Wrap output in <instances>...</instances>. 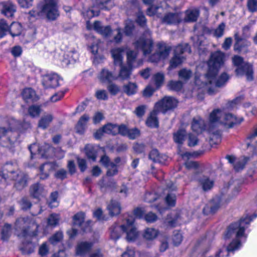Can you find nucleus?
<instances>
[{"mask_svg":"<svg viewBox=\"0 0 257 257\" xmlns=\"http://www.w3.org/2000/svg\"><path fill=\"white\" fill-rule=\"evenodd\" d=\"M2 13L7 17H13L16 12L17 7L11 1L2 3Z\"/></svg>","mask_w":257,"mask_h":257,"instance_id":"21","label":"nucleus"},{"mask_svg":"<svg viewBox=\"0 0 257 257\" xmlns=\"http://www.w3.org/2000/svg\"><path fill=\"white\" fill-rule=\"evenodd\" d=\"M134 218L130 216L126 220L124 232L126 233L125 238L128 242L135 241L139 236V232L134 225Z\"/></svg>","mask_w":257,"mask_h":257,"instance_id":"12","label":"nucleus"},{"mask_svg":"<svg viewBox=\"0 0 257 257\" xmlns=\"http://www.w3.org/2000/svg\"><path fill=\"white\" fill-rule=\"evenodd\" d=\"M185 60V57L184 56H178L174 55L170 61V65L168 68L169 70L175 69L178 66L182 64L183 61Z\"/></svg>","mask_w":257,"mask_h":257,"instance_id":"36","label":"nucleus"},{"mask_svg":"<svg viewBox=\"0 0 257 257\" xmlns=\"http://www.w3.org/2000/svg\"><path fill=\"white\" fill-rule=\"evenodd\" d=\"M217 111H212L209 117L210 122L208 126V132L210 134V143L218 144L221 142V132L218 129H216L218 127L216 125V119L217 117Z\"/></svg>","mask_w":257,"mask_h":257,"instance_id":"9","label":"nucleus"},{"mask_svg":"<svg viewBox=\"0 0 257 257\" xmlns=\"http://www.w3.org/2000/svg\"><path fill=\"white\" fill-rule=\"evenodd\" d=\"M224 54L220 51H217L211 54L208 61V70L206 76L210 84L215 83L216 87L223 86L228 80L229 77L225 72L222 73L218 78L216 80L219 70L223 64Z\"/></svg>","mask_w":257,"mask_h":257,"instance_id":"2","label":"nucleus"},{"mask_svg":"<svg viewBox=\"0 0 257 257\" xmlns=\"http://www.w3.org/2000/svg\"><path fill=\"white\" fill-rule=\"evenodd\" d=\"M191 127L193 132L199 134L201 133L203 131L205 130L206 126L203 120L193 119Z\"/></svg>","mask_w":257,"mask_h":257,"instance_id":"34","label":"nucleus"},{"mask_svg":"<svg viewBox=\"0 0 257 257\" xmlns=\"http://www.w3.org/2000/svg\"><path fill=\"white\" fill-rule=\"evenodd\" d=\"M180 218V215L179 213L177 212H172L167 216V222L170 226L175 227Z\"/></svg>","mask_w":257,"mask_h":257,"instance_id":"43","label":"nucleus"},{"mask_svg":"<svg viewBox=\"0 0 257 257\" xmlns=\"http://www.w3.org/2000/svg\"><path fill=\"white\" fill-rule=\"evenodd\" d=\"M43 186L40 183H36L30 187V194L35 198H38L43 191Z\"/></svg>","mask_w":257,"mask_h":257,"instance_id":"37","label":"nucleus"},{"mask_svg":"<svg viewBox=\"0 0 257 257\" xmlns=\"http://www.w3.org/2000/svg\"><path fill=\"white\" fill-rule=\"evenodd\" d=\"M219 203H215L211 204L210 206H207L203 209V212L205 214H208V213L214 214L219 208Z\"/></svg>","mask_w":257,"mask_h":257,"instance_id":"53","label":"nucleus"},{"mask_svg":"<svg viewBox=\"0 0 257 257\" xmlns=\"http://www.w3.org/2000/svg\"><path fill=\"white\" fill-rule=\"evenodd\" d=\"M2 171L5 180L7 179H14L21 172L18 169L17 165L12 162L6 163L3 166Z\"/></svg>","mask_w":257,"mask_h":257,"instance_id":"14","label":"nucleus"},{"mask_svg":"<svg viewBox=\"0 0 257 257\" xmlns=\"http://www.w3.org/2000/svg\"><path fill=\"white\" fill-rule=\"evenodd\" d=\"M235 41L234 45V50L238 53L243 52L245 53L247 52V48L250 45V43L247 40L239 37L238 33L234 34Z\"/></svg>","mask_w":257,"mask_h":257,"instance_id":"16","label":"nucleus"},{"mask_svg":"<svg viewBox=\"0 0 257 257\" xmlns=\"http://www.w3.org/2000/svg\"><path fill=\"white\" fill-rule=\"evenodd\" d=\"M38 226L33 223L32 225L28 226L22 229L21 235L25 238L23 242V246L20 248L22 253L30 254L34 251L35 245L31 240H26L28 237H34L37 235Z\"/></svg>","mask_w":257,"mask_h":257,"instance_id":"4","label":"nucleus"},{"mask_svg":"<svg viewBox=\"0 0 257 257\" xmlns=\"http://www.w3.org/2000/svg\"><path fill=\"white\" fill-rule=\"evenodd\" d=\"M128 129V127L124 124H117V135L119 134L123 137H126Z\"/></svg>","mask_w":257,"mask_h":257,"instance_id":"58","label":"nucleus"},{"mask_svg":"<svg viewBox=\"0 0 257 257\" xmlns=\"http://www.w3.org/2000/svg\"><path fill=\"white\" fill-rule=\"evenodd\" d=\"M9 25L4 19L0 20V38H3L9 32Z\"/></svg>","mask_w":257,"mask_h":257,"instance_id":"50","label":"nucleus"},{"mask_svg":"<svg viewBox=\"0 0 257 257\" xmlns=\"http://www.w3.org/2000/svg\"><path fill=\"white\" fill-rule=\"evenodd\" d=\"M138 86L135 83L129 82L123 86L122 89L124 93L130 96L135 94L137 92Z\"/></svg>","mask_w":257,"mask_h":257,"instance_id":"41","label":"nucleus"},{"mask_svg":"<svg viewBox=\"0 0 257 257\" xmlns=\"http://www.w3.org/2000/svg\"><path fill=\"white\" fill-rule=\"evenodd\" d=\"M11 225L9 224H5L2 230V239L8 240L10 236L11 232Z\"/></svg>","mask_w":257,"mask_h":257,"instance_id":"52","label":"nucleus"},{"mask_svg":"<svg viewBox=\"0 0 257 257\" xmlns=\"http://www.w3.org/2000/svg\"><path fill=\"white\" fill-rule=\"evenodd\" d=\"M103 128L105 130V133L116 136L117 135V124L111 123H108L103 125Z\"/></svg>","mask_w":257,"mask_h":257,"instance_id":"46","label":"nucleus"},{"mask_svg":"<svg viewBox=\"0 0 257 257\" xmlns=\"http://www.w3.org/2000/svg\"><path fill=\"white\" fill-rule=\"evenodd\" d=\"M141 135L140 130L137 127L128 129L127 137L130 140H135Z\"/></svg>","mask_w":257,"mask_h":257,"instance_id":"54","label":"nucleus"},{"mask_svg":"<svg viewBox=\"0 0 257 257\" xmlns=\"http://www.w3.org/2000/svg\"><path fill=\"white\" fill-rule=\"evenodd\" d=\"M144 219L148 223H153L157 220L158 216L155 213L150 212L145 215Z\"/></svg>","mask_w":257,"mask_h":257,"instance_id":"59","label":"nucleus"},{"mask_svg":"<svg viewBox=\"0 0 257 257\" xmlns=\"http://www.w3.org/2000/svg\"><path fill=\"white\" fill-rule=\"evenodd\" d=\"M199 16V11L197 9H194L186 11L185 22H195L197 21Z\"/></svg>","mask_w":257,"mask_h":257,"instance_id":"39","label":"nucleus"},{"mask_svg":"<svg viewBox=\"0 0 257 257\" xmlns=\"http://www.w3.org/2000/svg\"><path fill=\"white\" fill-rule=\"evenodd\" d=\"M85 215L84 212L81 211L75 214L73 217L74 224L80 227L84 232L87 231V228H84L83 226Z\"/></svg>","mask_w":257,"mask_h":257,"instance_id":"31","label":"nucleus"},{"mask_svg":"<svg viewBox=\"0 0 257 257\" xmlns=\"http://www.w3.org/2000/svg\"><path fill=\"white\" fill-rule=\"evenodd\" d=\"M99 14V10H94L89 9L84 13V16L88 19H91L92 18L98 16Z\"/></svg>","mask_w":257,"mask_h":257,"instance_id":"64","label":"nucleus"},{"mask_svg":"<svg viewBox=\"0 0 257 257\" xmlns=\"http://www.w3.org/2000/svg\"><path fill=\"white\" fill-rule=\"evenodd\" d=\"M158 111L156 109L154 110L151 112L150 116L147 119L146 123L148 127L151 128H158L159 127V123L157 116Z\"/></svg>","mask_w":257,"mask_h":257,"instance_id":"28","label":"nucleus"},{"mask_svg":"<svg viewBox=\"0 0 257 257\" xmlns=\"http://www.w3.org/2000/svg\"><path fill=\"white\" fill-rule=\"evenodd\" d=\"M136 22L140 27L145 28L147 25V19L141 11H139L136 14Z\"/></svg>","mask_w":257,"mask_h":257,"instance_id":"48","label":"nucleus"},{"mask_svg":"<svg viewBox=\"0 0 257 257\" xmlns=\"http://www.w3.org/2000/svg\"><path fill=\"white\" fill-rule=\"evenodd\" d=\"M186 132L184 129H180L173 134V139L175 143L182 144L186 137Z\"/></svg>","mask_w":257,"mask_h":257,"instance_id":"40","label":"nucleus"},{"mask_svg":"<svg viewBox=\"0 0 257 257\" xmlns=\"http://www.w3.org/2000/svg\"><path fill=\"white\" fill-rule=\"evenodd\" d=\"M100 148L98 146L87 144L85 146V155L89 160L95 162Z\"/></svg>","mask_w":257,"mask_h":257,"instance_id":"20","label":"nucleus"},{"mask_svg":"<svg viewBox=\"0 0 257 257\" xmlns=\"http://www.w3.org/2000/svg\"><path fill=\"white\" fill-rule=\"evenodd\" d=\"M162 22L168 25L179 24L181 22L180 14L178 13H166L163 18Z\"/></svg>","mask_w":257,"mask_h":257,"instance_id":"22","label":"nucleus"},{"mask_svg":"<svg viewBox=\"0 0 257 257\" xmlns=\"http://www.w3.org/2000/svg\"><path fill=\"white\" fill-rule=\"evenodd\" d=\"M100 187L101 188H109L111 190H114L117 188V183L114 179L109 178L106 183H104L103 181H102L100 184Z\"/></svg>","mask_w":257,"mask_h":257,"instance_id":"47","label":"nucleus"},{"mask_svg":"<svg viewBox=\"0 0 257 257\" xmlns=\"http://www.w3.org/2000/svg\"><path fill=\"white\" fill-rule=\"evenodd\" d=\"M149 158L155 163H164L167 160L166 155L160 154L157 149L152 150L149 155Z\"/></svg>","mask_w":257,"mask_h":257,"instance_id":"27","label":"nucleus"},{"mask_svg":"<svg viewBox=\"0 0 257 257\" xmlns=\"http://www.w3.org/2000/svg\"><path fill=\"white\" fill-rule=\"evenodd\" d=\"M192 74V71L186 68H183L178 72L179 78L185 81H188L191 78Z\"/></svg>","mask_w":257,"mask_h":257,"instance_id":"49","label":"nucleus"},{"mask_svg":"<svg viewBox=\"0 0 257 257\" xmlns=\"http://www.w3.org/2000/svg\"><path fill=\"white\" fill-rule=\"evenodd\" d=\"M111 3V0H96L94 3L92 7L96 8L99 10H108L112 7V5L108 6L109 3Z\"/></svg>","mask_w":257,"mask_h":257,"instance_id":"42","label":"nucleus"},{"mask_svg":"<svg viewBox=\"0 0 257 257\" xmlns=\"http://www.w3.org/2000/svg\"><path fill=\"white\" fill-rule=\"evenodd\" d=\"M23 99L27 102L36 101L38 99V97L36 95V92L31 88H25L22 93Z\"/></svg>","mask_w":257,"mask_h":257,"instance_id":"26","label":"nucleus"},{"mask_svg":"<svg viewBox=\"0 0 257 257\" xmlns=\"http://www.w3.org/2000/svg\"><path fill=\"white\" fill-rule=\"evenodd\" d=\"M248 160V158H244L243 160L236 162L234 165V169L236 171L243 169Z\"/></svg>","mask_w":257,"mask_h":257,"instance_id":"62","label":"nucleus"},{"mask_svg":"<svg viewBox=\"0 0 257 257\" xmlns=\"http://www.w3.org/2000/svg\"><path fill=\"white\" fill-rule=\"evenodd\" d=\"M63 237V234L61 232L58 231L53 234L49 239L50 242L55 245L59 242H60Z\"/></svg>","mask_w":257,"mask_h":257,"instance_id":"56","label":"nucleus"},{"mask_svg":"<svg viewBox=\"0 0 257 257\" xmlns=\"http://www.w3.org/2000/svg\"><path fill=\"white\" fill-rule=\"evenodd\" d=\"M234 65L237 66L235 72L237 76L246 75L247 81H251L253 79V68L251 64L245 62L242 57L235 56L232 58Z\"/></svg>","mask_w":257,"mask_h":257,"instance_id":"6","label":"nucleus"},{"mask_svg":"<svg viewBox=\"0 0 257 257\" xmlns=\"http://www.w3.org/2000/svg\"><path fill=\"white\" fill-rule=\"evenodd\" d=\"M158 233V230L155 228H147L144 231L143 236L146 240H152L157 237Z\"/></svg>","mask_w":257,"mask_h":257,"instance_id":"35","label":"nucleus"},{"mask_svg":"<svg viewBox=\"0 0 257 257\" xmlns=\"http://www.w3.org/2000/svg\"><path fill=\"white\" fill-rule=\"evenodd\" d=\"M134 45L135 48L142 51L144 55L150 54L154 48L151 31L149 29H146L142 35L134 43Z\"/></svg>","mask_w":257,"mask_h":257,"instance_id":"5","label":"nucleus"},{"mask_svg":"<svg viewBox=\"0 0 257 257\" xmlns=\"http://www.w3.org/2000/svg\"><path fill=\"white\" fill-rule=\"evenodd\" d=\"M125 224L119 225L114 222L109 229L110 237L111 239L116 240L120 238L122 233L124 232Z\"/></svg>","mask_w":257,"mask_h":257,"instance_id":"18","label":"nucleus"},{"mask_svg":"<svg viewBox=\"0 0 257 257\" xmlns=\"http://www.w3.org/2000/svg\"><path fill=\"white\" fill-rule=\"evenodd\" d=\"M183 86V83L180 81L170 80L167 84V87L169 90L179 91L181 90Z\"/></svg>","mask_w":257,"mask_h":257,"instance_id":"44","label":"nucleus"},{"mask_svg":"<svg viewBox=\"0 0 257 257\" xmlns=\"http://www.w3.org/2000/svg\"><path fill=\"white\" fill-rule=\"evenodd\" d=\"M98 78L102 83H110L113 80H116L117 77L113 75L112 72L103 68L100 71Z\"/></svg>","mask_w":257,"mask_h":257,"instance_id":"23","label":"nucleus"},{"mask_svg":"<svg viewBox=\"0 0 257 257\" xmlns=\"http://www.w3.org/2000/svg\"><path fill=\"white\" fill-rule=\"evenodd\" d=\"M157 52L159 53L162 59H166L169 55L171 50V47L167 46L163 42L158 43L157 45Z\"/></svg>","mask_w":257,"mask_h":257,"instance_id":"29","label":"nucleus"},{"mask_svg":"<svg viewBox=\"0 0 257 257\" xmlns=\"http://www.w3.org/2000/svg\"><path fill=\"white\" fill-rule=\"evenodd\" d=\"M93 244L91 242H82L79 244L77 247V254L79 255H84L89 252Z\"/></svg>","mask_w":257,"mask_h":257,"instance_id":"32","label":"nucleus"},{"mask_svg":"<svg viewBox=\"0 0 257 257\" xmlns=\"http://www.w3.org/2000/svg\"><path fill=\"white\" fill-rule=\"evenodd\" d=\"M196 179L199 184L201 185L204 191H207L210 190L213 186V181L211 180L209 177L202 174H197Z\"/></svg>","mask_w":257,"mask_h":257,"instance_id":"19","label":"nucleus"},{"mask_svg":"<svg viewBox=\"0 0 257 257\" xmlns=\"http://www.w3.org/2000/svg\"><path fill=\"white\" fill-rule=\"evenodd\" d=\"M9 32L13 37L18 36L22 32L21 24L17 22H13L9 25Z\"/></svg>","mask_w":257,"mask_h":257,"instance_id":"38","label":"nucleus"},{"mask_svg":"<svg viewBox=\"0 0 257 257\" xmlns=\"http://www.w3.org/2000/svg\"><path fill=\"white\" fill-rule=\"evenodd\" d=\"M217 117L216 119V125H223L228 128L232 127L234 124H239L243 121V118L237 119L236 116L231 113H225L221 112L219 109L214 110L213 111H217Z\"/></svg>","mask_w":257,"mask_h":257,"instance_id":"10","label":"nucleus"},{"mask_svg":"<svg viewBox=\"0 0 257 257\" xmlns=\"http://www.w3.org/2000/svg\"><path fill=\"white\" fill-rule=\"evenodd\" d=\"M185 52L191 53V47L187 43L180 44L176 46L174 51V55L182 56V54Z\"/></svg>","mask_w":257,"mask_h":257,"instance_id":"33","label":"nucleus"},{"mask_svg":"<svg viewBox=\"0 0 257 257\" xmlns=\"http://www.w3.org/2000/svg\"><path fill=\"white\" fill-rule=\"evenodd\" d=\"M21 208L23 210L27 211L32 207V203L27 197H23L20 201Z\"/></svg>","mask_w":257,"mask_h":257,"instance_id":"55","label":"nucleus"},{"mask_svg":"<svg viewBox=\"0 0 257 257\" xmlns=\"http://www.w3.org/2000/svg\"><path fill=\"white\" fill-rule=\"evenodd\" d=\"M29 114L33 117L38 116L41 112V108L39 106L32 105L28 109Z\"/></svg>","mask_w":257,"mask_h":257,"instance_id":"57","label":"nucleus"},{"mask_svg":"<svg viewBox=\"0 0 257 257\" xmlns=\"http://www.w3.org/2000/svg\"><path fill=\"white\" fill-rule=\"evenodd\" d=\"M109 85L107 86V89L110 93L112 95H116L119 91V88L118 86L114 83H108Z\"/></svg>","mask_w":257,"mask_h":257,"instance_id":"61","label":"nucleus"},{"mask_svg":"<svg viewBox=\"0 0 257 257\" xmlns=\"http://www.w3.org/2000/svg\"><path fill=\"white\" fill-rule=\"evenodd\" d=\"M20 122L14 119H11L5 121L3 125L0 126V138L8 136L17 140L19 136Z\"/></svg>","mask_w":257,"mask_h":257,"instance_id":"7","label":"nucleus"},{"mask_svg":"<svg viewBox=\"0 0 257 257\" xmlns=\"http://www.w3.org/2000/svg\"><path fill=\"white\" fill-rule=\"evenodd\" d=\"M111 54L113 59L114 65L120 67L118 77L123 80L129 79L132 73V68L130 66L122 65V56L119 49L112 50Z\"/></svg>","mask_w":257,"mask_h":257,"instance_id":"8","label":"nucleus"},{"mask_svg":"<svg viewBox=\"0 0 257 257\" xmlns=\"http://www.w3.org/2000/svg\"><path fill=\"white\" fill-rule=\"evenodd\" d=\"M154 80L157 88H159L164 83V75L160 72L157 73L154 76Z\"/></svg>","mask_w":257,"mask_h":257,"instance_id":"51","label":"nucleus"},{"mask_svg":"<svg viewBox=\"0 0 257 257\" xmlns=\"http://www.w3.org/2000/svg\"><path fill=\"white\" fill-rule=\"evenodd\" d=\"M53 117L51 114H48L42 117L39 121V126L46 129L52 121Z\"/></svg>","mask_w":257,"mask_h":257,"instance_id":"45","label":"nucleus"},{"mask_svg":"<svg viewBox=\"0 0 257 257\" xmlns=\"http://www.w3.org/2000/svg\"><path fill=\"white\" fill-rule=\"evenodd\" d=\"M247 6L248 10L251 13L257 11V0H247Z\"/></svg>","mask_w":257,"mask_h":257,"instance_id":"60","label":"nucleus"},{"mask_svg":"<svg viewBox=\"0 0 257 257\" xmlns=\"http://www.w3.org/2000/svg\"><path fill=\"white\" fill-rule=\"evenodd\" d=\"M178 101L172 96H166L155 104V109L163 113L173 110L178 105Z\"/></svg>","mask_w":257,"mask_h":257,"instance_id":"11","label":"nucleus"},{"mask_svg":"<svg viewBox=\"0 0 257 257\" xmlns=\"http://www.w3.org/2000/svg\"><path fill=\"white\" fill-rule=\"evenodd\" d=\"M67 172L64 169L57 171L55 174V178L63 180L67 178Z\"/></svg>","mask_w":257,"mask_h":257,"instance_id":"63","label":"nucleus"},{"mask_svg":"<svg viewBox=\"0 0 257 257\" xmlns=\"http://www.w3.org/2000/svg\"><path fill=\"white\" fill-rule=\"evenodd\" d=\"M99 163L107 169L106 176L112 177L118 174V170L116 164L111 162L109 157L106 154L101 156Z\"/></svg>","mask_w":257,"mask_h":257,"instance_id":"13","label":"nucleus"},{"mask_svg":"<svg viewBox=\"0 0 257 257\" xmlns=\"http://www.w3.org/2000/svg\"><path fill=\"white\" fill-rule=\"evenodd\" d=\"M93 29L105 38L109 36L112 33L111 28L110 26H102L101 23L97 21L94 23Z\"/></svg>","mask_w":257,"mask_h":257,"instance_id":"24","label":"nucleus"},{"mask_svg":"<svg viewBox=\"0 0 257 257\" xmlns=\"http://www.w3.org/2000/svg\"><path fill=\"white\" fill-rule=\"evenodd\" d=\"M109 214L113 216L119 214L120 212L121 207L120 203L116 201L111 200L107 206Z\"/></svg>","mask_w":257,"mask_h":257,"instance_id":"30","label":"nucleus"},{"mask_svg":"<svg viewBox=\"0 0 257 257\" xmlns=\"http://www.w3.org/2000/svg\"><path fill=\"white\" fill-rule=\"evenodd\" d=\"M28 175L21 172L15 179H11L15 181L14 188L18 191H22L28 186Z\"/></svg>","mask_w":257,"mask_h":257,"instance_id":"17","label":"nucleus"},{"mask_svg":"<svg viewBox=\"0 0 257 257\" xmlns=\"http://www.w3.org/2000/svg\"><path fill=\"white\" fill-rule=\"evenodd\" d=\"M60 77L56 73L46 74L43 76L42 84L45 88H55L59 86Z\"/></svg>","mask_w":257,"mask_h":257,"instance_id":"15","label":"nucleus"},{"mask_svg":"<svg viewBox=\"0 0 257 257\" xmlns=\"http://www.w3.org/2000/svg\"><path fill=\"white\" fill-rule=\"evenodd\" d=\"M252 220V218H251L250 216L242 217L238 222L232 223L228 226L225 233V239H229L234 237L236 238L227 246L226 250L228 252H233L240 247L241 243L240 240L238 239V238L244 235V231L248 227L249 224ZM228 255L229 253L227 254V256Z\"/></svg>","mask_w":257,"mask_h":257,"instance_id":"1","label":"nucleus"},{"mask_svg":"<svg viewBox=\"0 0 257 257\" xmlns=\"http://www.w3.org/2000/svg\"><path fill=\"white\" fill-rule=\"evenodd\" d=\"M29 15L36 19L45 16L49 20L55 21L59 16L57 1L44 0L43 4H39L36 9L30 11Z\"/></svg>","mask_w":257,"mask_h":257,"instance_id":"3","label":"nucleus"},{"mask_svg":"<svg viewBox=\"0 0 257 257\" xmlns=\"http://www.w3.org/2000/svg\"><path fill=\"white\" fill-rule=\"evenodd\" d=\"M89 120V117L86 114H84L80 117L75 127L77 134L82 135L84 133Z\"/></svg>","mask_w":257,"mask_h":257,"instance_id":"25","label":"nucleus"}]
</instances>
